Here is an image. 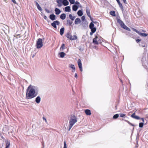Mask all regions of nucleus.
Wrapping results in <instances>:
<instances>
[{"label":"nucleus","instance_id":"nucleus-1","mask_svg":"<svg viewBox=\"0 0 148 148\" xmlns=\"http://www.w3.org/2000/svg\"><path fill=\"white\" fill-rule=\"evenodd\" d=\"M39 91V89L37 86L30 85L26 90V99H29L36 97L38 94Z\"/></svg>","mask_w":148,"mask_h":148},{"label":"nucleus","instance_id":"nucleus-2","mask_svg":"<svg viewBox=\"0 0 148 148\" xmlns=\"http://www.w3.org/2000/svg\"><path fill=\"white\" fill-rule=\"evenodd\" d=\"M117 20V22L119 24L121 27L123 29L129 31H130V29L127 27L123 22L121 21L120 19L118 18H116Z\"/></svg>","mask_w":148,"mask_h":148},{"label":"nucleus","instance_id":"nucleus-3","mask_svg":"<svg viewBox=\"0 0 148 148\" xmlns=\"http://www.w3.org/2000/svg\"><path fill=\"white\" fill-rule=\"evenodd\" d=\"M70 119L69 121V124L74 125L77 121V118L73 114H71L70 116Z\"/></svg>","mask_w":148,"mask_h":148},{"label":"nucleus","instance_id":"nucleus-4","mask_svg":"<svg viewBox=\"0 0 148 148\" xmlns=\"http://www.w3.org/2000/svg\"><path fill=\"white\" fill-rule=\"evenodd\" d=\"M42 39L39 38L38 39L36 42V46L37 49H39L42 47L43 46Z\"/></svg>","mask_w":148,"mask_h":148},{"label":"nucleus","instance_id":"nucleus-5","mask_svg":"<svg viewBox=\"0 0 148 148\" xmlns=\"http://www.w3.org/2000/svg\"><path fill=\"white\" fill-rule=\"evenodd\" d=\"M93 42L95 45H98L99 43H101V39L99 38L97 35H95V38L93 39Z\"/></svg>","mask_w":148,"mask_h":148},{"label":"nucleus","instance_id":"nucleus-6","mask_svg":"<svg viewBox=\"0 0 148 148\" xmlns=\"http://www.w3.org/2000/svg\"><path fill=\"white\" fill-rule=\"evenodd\" d=\"M60 24V22L58 21H55L53 22V23L51 24V25L54 28L56 29V25H58Z\"/></svg>","mask_w":148,"mask_h":148},{"label":"nucleus","instance_id":"nucleus-7","mask_svg":"<svg viewBox=\"0 0 148 148\" xmlns=\"http://www.w3.org/2000/svg\"><path fill=\"white\" fill-rule=\"evenodd\" d=\"M86 14H87V15L90 18V19L92 21V17L91 16L90 14V10H89V8L88 7V6H86Z\"/></svg>","mask_w":148,"mask_h":148},{"label":"nucleus","instance_id":"nucleus-8","mask_svg":"<svg viewBox=\"0 0 148 148\" xmlns=\"http://www.w3.org/2000/svg\"><path fill=\"white\" fill-rule=\"evenodd\" d=\"M77 63L79 70L81 71L82 72L83 71L82 64L81 62V60L80 59H79L78 60Z\"/></svg>","mask_w":148,"mask_h":148},{"label":"nucleus","instance_id":"nucleus-9","mask_svg":"<svg viewBox=\"0 0 148 148\" xmlns=\"http://www.w3.org/2000/svg\"><path fill=\"white\" fill-rule=\"evenodd\" d=\"M135 31L139 35L143 37H146L148 35V34L146 33H142L138 31L135 29Z\"/></svg>","mask_w":148,"mask_h":148},{"label":"nucleus","instance_id":"nucleus-10","mask_svg":"<svg viewBox=\"0 0 148 148\" xmlns=\"http://www.w3.org/2000/svg\"><path fill=\"white\" fill-rule=\"evenodd\" d=\"M58 3L57 6L58 7H61L63 5V0H56Z\"/></svg>","mask_w":148,"mask_h":148},{"label":"nucleus","instance_id":"nucleus-11","mask_svg":"<svg viewBox=\"0 0 148 148\" xmlns=\"http://www.w3.org/2000/svg\"><path fill=\"white\" fill-rule=\"evenodd\" d=\"M131 116L132 117L137 120H139L140 119V118L139 116L135 115V112L134 113L132 114Z\"/></svg>","mask_w":148,"mask_h":148},{"label":"nucleus","instance_id":"nucleus-12","mask_svg":"<svg viewBox=\"0 0 148 148\" xmlns=\"http://www.w3.org/2000/svg\"><path fill=\"white\" fill-rule=\"evenodd\" d=\"M49 18L52 21H54L56 19V16L54 14H52L49 15Z\"/></svg>","mask_w":148,"mask_h":148},{"label":"nucleus","instance_id":"nucleus-13","mask_svg":"<svg viewBox=\"0 0 148 148\" xmlns=\"http://www.w3.org/2000/svg\"><path fill=\"white\" fill-rule=\"evenodd\" d=\"M6 147L5 148H9L10 145V143L9 140H5Z\"/></svg>","mask_w":148,"mask_h":148},{"label":"nucleus","instance_id":"nucleus-14","mask_svg":"<svg viewBox=\"0 0 148 148\" xmlns=\"http://www.w3.org/2000/svg\"><path fill=\"white\" fill-rule=\"evenodd\" d=\"M41 100V98L40 96H37L35 99V101L37 103H39Z\"/></svg>","mask_w":148,"mask_h":148},{"label":"nucleus","instance_id":"nucleus-15","mask_svg":"<svg viewBox=\"0 0 148 148\" xmlns=\"http://www.w3.org/2000/svg\"><path fill=\"white\" fill-rule=\"evenodd\" d=\"M78 7V5L75 4L73 5L72 6V10L73 11H76L77 10Z\"/></svg>","mask_w":148,"mask_h":148},{"label":"nucleus","instance_id":"nucleus-16","mask_svg":"<svg viewBox=\"0 0 148 148\" xmlns=\"http://www.w3.org/2000/svg\"><path fill=\"white\" fill-rule=\"evenodd\" d=\"M85 113L87 115H90L91 114V111L89 109L85 110Z\"/></svg>","mask_w":148,"mask_h":148},{"label":"nucleus","instance_id":"nucleus-17","mask_svg":"<svg viewBox=\"0 0 148 148\" xmlns=\"http://www.w3.org/2000/svg\"><path fill=\"white\" fill-rule=\"evenodd\" d=\"M81 24L82 25V26L84 28H86L88 26V24L86 21H83L82 23Z\"/></svg>","mask_w":148,"mask_h":148},{"label":"nucleus","instance_id":"nucleus-18","mask_svg":"<svg viewBox=\"0 0 148 148\" xmlns=\"http://www.w3.org/2000/svg\"><path fill=\"white\" fill-rule=\"evenodd\" d=\"M81 22V20L79 18H76L75 21V23L76 25H77L79 23H80Z\"/></svg>","mask_w":148,"mask_h":148},{"label":"nucleus","instance_id":"nucleus-19","mask_svg":"<svg viewBox=\"0 0 148 148\" xmlns=\"http://www.w3.org/2000/svg\"><path fill=\"white\" fill-rule=\"evenodd\" d=\"M36 5V7L40 11H41L42 10V8H41L39 4L38 3L37 1H35Z\"/></svg>","mask_w":148,"mask_h":148},{"label":"nucleus","instance_id":"nucleus-20","mask_svg":"<svg viewBox=\"0 0 148 148\" xmlns=\"http://www.w3.org/2000/svg\"><path fill=\"white\" fill-rule=\"evenodd\" d=\"M55 14L56 15L59 14L61 12L60 10L58 8H56L55 9Z\"/></svg>","mask_w":148,"mask_h":148},{"label":"nucleus","instance_id":"nucleus-21","mask_svg":"<svg viewBox=\"0 0 148 148\" xmlns=\"http://www.w3.org/2000/svg\"><path fill=\"white\" fill-rule=\"evenodd\" d=\"M64 10L66 12H70L71 11V8L70 6H66L64 8Z\"/></svg>","mask_w":148,"mask_h":148},{"label":"nucleus","instance_id":"nucleus-22","mask_svg":"<svg viewBox=\"0 0 148 148\" xmlns=\"http://www.w3.org/2000/svg\"><path fill=\"white\" fill-rule=\"evenodd\" d=\"M60 18L62 20H64L66 18V15L65 13H63L60 15Z\"/></svg>","mask_w":148,"mask_h":148},{"label":"nucleus","instance_id":"nucleus-23","mask_svg":"<svg viewBox=\"0 0 148 148\" xmlns=\"http://www.w3.org/2000/svg\"><path fill=\"white\" fill-rule=\"evenodd\" d=\"M69 4V2L67 0H63V5L64 6H67Z\"/></svg>","mask_w":148,"mask_h":148},{"label":"nucleus","instance_id":"nucleus-24","mask_svg":"<svg viewBox=\"0 0 148 148\" xmlns=\"http://www.w3.org/2000/svg\"><path fill=\"white\" fill-rule=\"evenodd\" d=\"M64 27H62L60 29V34L61 36H62V35H63V34H64Z\"/></svg>","mask_w":148,"mask_h":148},{"label":"nucleus","instance_id":"nucleus-25","mask_svg":"<svg viewBox=\"0 0 148 148\" xmlns=\"http://www.w3.org/2000/svg\"><path fill=\"white\" fill-rule=\"evenodd\" d=\"M77 14L78 15L80 16H82L83 14V12L81 10H79L77 12Z\"/></svg>","mask_w":148,"mask_h":148},{"label":"nucleus","instance_id":"nucleus-26","mask_svg":"<svg viewBox=\"0 0 148 148\" xmlns=\"http://www.w3.org/2000/svg\"><path fill=\"white\" fill-rule=\"evenodd\" d=\"M66 54L63 52H62L59 53L60 57L61 58H63Z\"/></svg>","mask_w":148,"mask_h":148},{"label":"nucleus","instance_id":"nucleus-27","mask_svg":"<svg viewBox=\"0 0 148 148\" xmlns=\"http://www.w3.org/2000/svg\"><path fill=\"white\" fill-rule=\"evenodd\" d=\"M69 67L72 69L73 70H74V71H75V68L74 65L71 64H69Z\"/></svg>","mask_w":148,"mask_h":148},{"label":"nucleus","instance_id":"nucleus-28","mask_svg":"<svg viewBox=\"0 0 148 148\" xmlns=\"http://www.w3.org/2000/svg\"><path fill=\"white\" fill-rule=\"evenodd\" d=\"M69 18L72 21L74 20L76 17L75 16H73L71 14H70L69 15Z\"/></svg>","mask_w":148,"mask_h":148},{"label":"nucleus","instance_id":"nucleus-29","mask_svg":"<svg viewBox=\"0 0 148 148\" xmlns=\"http://www.w3.org/2000/svg\"><path fill=\"white\" fill-rule=\"evenodd\" d=\"M66 23L69 26L71 25L73 23V22L69 19L67 20Z\"/></svg>","mask_w":148,"mask_h":148},{"label":"nucleus","instance_id":"nucleus-30","mask_svg":"<svg viewBox=\"0 0 148 148\" xmlns=\"http://www.w3.org/2000/svg\"><path fill=\"white\" fill-rule=\"evenodd\" d=\"M65 36L68 38L70 40H71V35L69 33H68Z\"/></svg>","mask_w":148,"mask_h":148},{"label":"nucleus","instance_id":"nucleus-31","mask_svg":"<svg viewBox=\"0 0 148 148\" xmlns=\"http://www.w3.org/2000/svg\"><path fill=\"white\" fill-rule=\"evenodd\" d=\"M77 37L76 36L74 35L73 36H71V40H74L77 39Z\"/></svg>","mask_w":148,"mask_h":148},{"label":"nucleus","instance_id":"nucleus-32","mask_svg":"<svg viewBox=\"0 0 148 148\" xmlns=\"http://www.w3.org/2000/svg\"><path fill=\"white\" fill-rule=\"evenodd\" d=\"M110 14L113 16H116L115 12L114 11H111L110 12Z\"/></svg>","mask_w":148,"mask_h":148},{"label":"nucleus","instance_id":"nucleus-33","mask_svg":"<svg viewBox=\"0 0 148 148\" xmlns=\"http://www.w3.org/2000/svg\"><path fill=\"white\" fill-rule=\"evenodd\" d=\"M65 44H62L60 48V49L61 51H63V50L65 48Z\"/></svg>","mask_w":148,"mask_h":148},{"label":"nucleus","instance_id":"nucleus-34","mask_svg":"<svg viewBox=\"0 0 148 148\" xmlns=\"http://www.w3.org/2000/svg\"><path fill=\"white\" fill-rule=\"evenodd\" d=\"M94 25L93 23L92 22H91L89 25V27L90 29V28L94 27Z\"/></svg>","mask_w":148,"mask_h":148},{"label":"nucleus","instance_id":"nucleus-35","mask_svg":"<svg viewBox=\"0 0 148 148\" xmlns=\"http://www.w3.org/2000/svg\"><path fill=\"white\" fill-rule=\"evenodd\" d=\"M119 116V114H116L114 115L113 117V119H117Z\"/></svg>","mask_w":148,"mask_h":148},{"label":"nucleus","instance_id":"nucleus-36","mask_svg":"<svg viewBox=\"0 0 148 148\" xmlns=\"http://www.w3.org/2000/svg\"><path fill=\"white\" fill-rule=\"evenodd\" d=\"M90 29H91V31L92 32L94 33H95L96 30V29L95 27L92 28H90Z\"/></svg>","mask_w":148,"mask_h":148},{"label":"nucleus","instance_id":"nucleus-37","mask_svg":"<svg viewBox=\"0 0 148 148\" xmlns=\"http://www.w3.org/2000/svg\"><path fill=\"white\" fill-rule=\"evenodd\" d=\"M123 16L124 17V18L126 20L128 18V16L127 15V13H125L123 14Z\"/></svg>","mask_w":148,"mask_h":148},{"label":"nucleus","instance_id":"nucleus-38","mask_svg":"<svg viewBox=\"0 0 148 148\" xmlns=\"http://www.w3.org/2000/svg\"><path fill=\"white\" fill-rule=\"evenodd\" d=\"M125 121H126L127 122L129 125L132 126H134V125L132 124V123L130 122L129 121L127 120H124Z\"/></svg>","mask_w":148,"mask_h":148},{"label":"nucleus","instance_id":"nucleus-39","mask_svg":"<svg viewBox=\"0 0 148 148\" xmlns=\"http://www.w3.org/2000/svg\"><path fill=\"white\" fill-rule=\"evenodd\" d=\"M144 125L143 122H141L139 123V127L140 128L143 127Z\"/></svg>","mask_w":148,"mask_h":148},{"label":"nucleus","instance_id":"nucleus-40","mask_svg":"<svg viewBox=\"0 0 148 148\" xmlns=\"http://www.w3.org/2000/svg\"><path fill=\"white\" fill-rule=\"evenodd\" d=\"M120 116L121 117L125 118L126 116L125 114L121 113L120 114Z\"/></svg>","mask_w":148,"mask_h":148},{"label":"nucleus","instance_id":"nucleus-41","mask_svg":"<svg viewBox=\"0 0 148 148\" xmlns=\"http://www.w3.org/2000/svg\"><path fill=\"white\" fill-rule=\"evenodd\" d=\"M71 4H74L75 3V0H69Z\"/></svg>","mask_w":148,"mask_h":148},{"label":"nucleus","instance_id":"nucleus-42","mask_svg":"<svg viewBox=\"0 0 148 148\" xmlns=\"http://www.w3.org/2000/svg\"><path fill=\"white\" fill-rule=\"evenodd\" d=\"M73 125L70 124H69V128L68 129V130L69 131L70 130V129H71V128L72 127Z\"/></svg>","mask_w":148,"mask_h":148},{"label":"nucleus","instance_id":"nucleus-43","mask_svg":"<svg viewBox=\"0 0 148 148\" xmlns=\"http://www.w3.org/2000/svg\"><path fill=\"white\" fill-rule=\"evenodd\" d=\"M119 7L121 8V9L123 11V8L122 6V4L121 3L120 4H119Z\"/></svg>","mask_w":148,"mask_h":148},{"label":"nucleus","instance_id":"nucleus-44","mask_svg":"<svg viewBox=\"0 0 148 148\" xmlns=\"http://www.w3.org/2000/svg\"><path fill=\"white\" fill-rule=\"evenodd\" d=\"M63 148H67V145L65 141L64 142V147Z\"/></svg>","mask_w":148,"mask_h":148},{"label":"nucleus","instance_id":"nucleus-45","mask_svg":"<svg viewBox=\"0 0 148 148\" xmlns=\"http://www.w3.org/2000/svg\"><path fill=\"white\" fill-rule=\"evenodd\" d=\"M81 19L82 21H84L85 20V17L84 16H83L81 17Z\"/></svg>","mask_w":148,"mask_h":148},{"label":"nucleus","instance_id":"nucleus-46","mask_svg":"<svg viewBox=\"0 0 148 148\" xmlns=\"http://www.w3.org/2000/svg\"><path fill=\"white\" fill-rule=\"evenodd\" d=\"M141 40V39H137L136 40V41L137 43H138Z\"/></svg>","mask_w":148,"mask_h":148},{"label":"nucleus","instance_id":"nucleus-47","mask_svg":"<svg viewBox=\"0 0 148 148\" xmlns=\"http://www.w3.org/2000/svg\"><path fill=\"white\" fill-rule=\"evenodd\" d=\"M43 17H44V19H45L46 20H47V17L46 15H44Z\"/></svg>","mask_w":148,"mask_h":148},{"label":"nucleus","instance_id":"nucleus-48","mask_svg":"<svg viewBox=\"0 0 148 148\" xmlns=\"http://www.w3.org/2000/svg\"><path fill=\"white\" fill-rule=\"evenodd\" d=\"M123 1L124 3H125V4H127V2L126 1V0H123Z\"/></svg>","mask_w":148,"mask_h":148},{"label":"nucleus","instance_id":"nucleus-49","mask_svg":"<svg viewBox=\"0 0 148 148\" xmlns=\"http://www.w3.org/2000/svg\"><path fill=\"white\" fill-rule=\"evenodd\" d=\"M79 50L81 51H83L84 50V49L82 48L81 47L79 48Z\"/></svg>","mask_w":148,"mask_h":148},{"label":"nucleus","instance_id":"nucleus-50","mask_svg":"<svg viewBox=\"0 0 148 148\" xmlns=\"http://www.w3.org/2000/svg\"><path fill=\"white\" fill-rule=\"evenodd\" d=\"M45 11L47 13H49L50 12L49 10L47 9H45Z\"/></svg>","mask_w":148,"mask_h":148},{"label":"nucleus","instance_id":"nucleus-51","mask_svg":"<svg viewBox=\"0 0 148 148\" xmlns=\"http://www.w3.org/2000/svg\"><path fill=\"white\" fill-rule=\"evenodd\" d=\"M75 77L76 78H77V73H75Z\"/></svg>","mask_w":148,"mask_h":148},{"label":"nucleus","instance_id":"nucleus-52","mask_svg":"<svg viewBox=\"0 0 148 148\" xmlns=\"http://www.w3.org/2000/svg\"><path fill=\"white\" fill-rule=\"evenodd\" d=\"M42 148H44V142H42Z\"/></svg>","mask_w":148,"mask_h":148},{"label":"nucleus","instance_id":"nucleus-53","mask_svg":"<svg viewBox=\"0 0 148 148\" xmlns=\"http://www.w3.org/2000/svg\"><path fill=\"white\" fill-rule=\"evenodd\" d=\"M12 1L15 4H16V3L15 0H12Z\"/></svg>","mask_w":148,"mask_h":148},{"label":"nucleus","instance_id":"nucleus-54","mask_svg":"<svg viewBox=\"0 0 148 148\" xmlns=\"http://www.w3.org/2000/svg\"><path fill=\"white\" fill-rule=\"evenodd\" d=\"M75 4L77 5H79V3L78 1H76L75 2Z\"/></svg>","mask_w":148,"mask_h":148},{"label":"nucleus","instance_id":"nucleus-55","mask_svg":"<svg viewBox=\"0 0 148 148\" xmlns=\"http://www.w3.org/2000/svg\"><path fill=\"white\" fill-rule=\"evenodd\" d=\"M94 33L93 32H91H91L90 33V36L92 35Z\"/></svg>","mask_w":148,"mask_h":148},{"label":"nucleus","instance_id":"nucleus-56","mask_svg":"<svg viewBox=\"0 0 148 148\" xmlns=\"http://www.w3.org/2000/svg\"><path fill=\"white\" fill-rule=\"evenodd\" d=\"M140 119L142 120V121H143V123H144V119L143 118H141Z\"/></svg>","mask_w":148,"mask_h":148},{"label":"nucleus","instance_id":"nucleus-57","mask_svg":"<svg viewBox=\"0 0 148 148\" xmlns=\"http://www.w3.org/2000/svg\"><path fill=\"white\" fill-rule=\"evenodd\" d=\"M116 1L118 3L119 5V4H120L121 3H120V1L119 0H118L117 1Z\"/></svg>","mask_w":148,"mask_h":148},{"label":"nucleus","instance_id":"nucleus-58","mask_svg":"<svg viewBox=\"0 0 148 148\" xmlns=\"http://www.w3.org/2000/svg\"><path fill=\"white\" fill-rule=\"evenodd\" d=\"M116 1L118 3L119 5V4H120L121 3H120V1L119 0H118L117 1Z\"/></svg>","mask_w":148,"mask_h":148},{"label":"nucleus","instance_id":"nucleus-59","mask_svg":"<svg viewBox=\"0 0 148 148\" xmlns=\"http://www.w3.org/2000/svg\"><path fill=\"white\" fill-rule=\"evenodd\" d=\"M116 1L118 3L119 5V4H120L121 3H120V1L119 0H118L117 1Z\"/></svg>","mask_w":148,"mask_h":148},{"label":"nucleus","instance_id":"nucleus-60","mask_svg":"<svg viewBox=\"0 0 148 148\" xmlns=\"http://www.w3.org/2000/svg\"><path fill=\"white\" fill-rule=\"evenodd\" d=\"M43 120H45L46 122V121H47L46 119V118L45 117H43Z\"/></svg>","mask_w":148,"mask_h":148},{"label":"nucleus","instance_id":"nucleus-61","mask_svg":"<svg viewBox=\"0 0 148 148\" xmlns=\"http://www.w3.org/2000/svg\"><path fill=\"white\" fill-rule=\"evenodd\" d=\"M142 46L143 47H145V45H142Z\"/></svg>","mask_w":148,"mask_h":148},{"label":"nucleus","instance_id":"nucleus-62","mask_svg":"<svg viewBox=\"0 0 148 148\" xmlns=\"http://www.w3.org/2000/svg\"><path fill=\"white\" fill-rule=\"evenodd\" d=\"M121 80V83H123L122 81L121 80Z\"/></svg>","mask_w":148,"mask_h":148},{"label":"nucleus","instance_id":"nucleus-63","mask_svg":"<svg viewBox=\"0 0 148 148\" xmlns=\"http://www.w3.org/2000/svg\"><path fill=\"white\" fill-rule=\"evenodd\" d=\"M93 23H97V22H93Z\"/></svg>","mask_w":148,"mask_h":148},{"label":"nucleus","instance_id":"nucleus-64","mask_svg":"<svg viewBox=\"0 0 148 148\" xmlns=\"http://www.w3.org/2000/svg\"><path fill=\"white\" fill-rule=\"evenodd\" d=\"M72 72H75V71H74V70H73V71H72Z\"/></svg>","mask_w":148,"mask_h":148}]
</instances>
